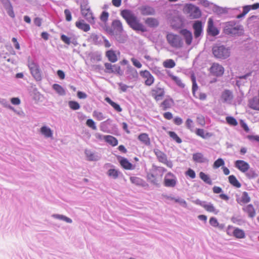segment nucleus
Listing matches in <instances>:
<instances>
[{"instance_id":"nucleus-1","label":"nucleus","mask_w":259,"mask_h":259,"mask_svg":"<svg viewBox=\"0 0 259 259\" xmlns=\"http://www.w3.org/2000/svg\"><path fill=\"white\" fill-rule=\"evenodd\" d=\"M121 15L130 27L134 30L142 32L146 31L145 26L140 22L137 17L132 11L124 10L121 12Z\"/></svg>"},{"instance_id":"nucleus-2","label":"nucleus","mask_w":259,"mask_h":259,"mask_svg":"<svg viewBox=\"0 0 259 259\" xmlns=\"http://www.w3.org/2000/svg\"><path fill=\"white\" fill-rule=\"evenodd\" d=\"M223 32L231 36H240L243 32V27L236 21H231L224 24Z\"/></svg>"},{"instance_id":"nucleus-3","label":"nucleus","mask_w":259,"mask_h":259,"mask_svg":"<svg viewBox=\"0 0 259 259\" xmlns=\"http://www.w3.org/2000/svg\"><path fill=\"white\" fill-rule=\"evenodd\" d=\"M106 31L110 34L115 35L116 39L119 42L123 43L124 39L121 37L120 34L123 31L121 22L119 20H114L112 22V26L105 25Z\"/></svg>"},{"instance_id":"nucleus-4","label":"nucleus","mask_w":259,"mask_h":259,"mask_svg":"<svg viewBox=\"0 0 259 259\" xmlns=\"http://www.w3.org/2000/svg\"><path fill=\"white\" fill-rule=\"evenodd\" d=\"M212 54L214 56L219 59H225L230 55V49L224 45H215L213 47Z\"/></svg>"},{"instance_id":"nucleus-5","label":"nucleus","mask_w":259,"mask_h":259,"mask_svg":"<svg viewBox=\"0 0 259 259\" xmlns=\"http://www.w3.org/2000/svg\"><path fill=\"white\" fill-rule=\"evenodd\" d=\"M80 10L82 15L90 23H94V17L90 7L88 6L87 0H82L80 2Z\"/></svg>"},{"instance_id":"nucleus-6","label":"nucleus","mask_w":259,"mask_h":259,"mask_svg":"<svg viewBox=\"0 0 259 259\" xmlns=\"http://www.w3.org/2000/svg\"><path fill=\"white\" fill-rule=\"evenodd\" d=\"M28 66L34 79L37 81L41 80V71L38 64L34 61H28Z\"/></svg>"},{"instance_id":"nucleus-7","label":"nucleus","mask_w":259,"mask_h":259,"mask_svg":"<svg viewBox=\"0 0 259 259\" xmlns=\"http://www.w3.org/2000/svg\"><path fill=\"white\" fill-rule=\"evenodd\" d=\"M168 44L173 48H180L182 47L183 42L181 37L173 33H169L166 36Z\"/></svg>"},{"instance_id":"nucleus-8","label":"nucleus","mask_w":259,"mask_h":259,"mask_svg":"<svg viewBox=\"0 0 259 259\" xmlns=\"http://www.w3.org/2000/svg\"><path fill=\"white\" fill-rule=\"evenodd\" d=\"M104 66L105 67L104 71L107 73H116L119 75H122L123 73L120 67L118 65H112L110 63H105Z\"/></svg>"},{"instance_id":"nucleus-9","label":"nucleus","mask_w":259,"mask_h":259,"mask_svg":"<svg viewBox=\"0 0 259 259\" xmlns=\"http://www.w3.org/2000/svg\"><path fill=\"white\" fill-rule=\"evenodd\" d=\"M138 10L143 16H154L156 14L155 8L148 5L139 7Z\"/></svg>"},{"instance_id":"nucleus-10","label":"nucleus","mask_w":259,"mask_h":259,"mask_svg":"<svg viewBox=\"0 0 259 259\" xmlns=\"http://www.w3.org/2000/svg\"><path fill=\"white\" fill-rule=\"evenodd\" d=\"M165 94L163 88L156 86L151 90V95L156 101L161 100Z\"/></svg>"},{"instance_id":"nucleus-11","label":"nucleus","mask_w":259,"mask_h":259,"mask_svg":"<svg viewBox=\"0 0 259 259\" xmlns=\"http://www.w3.org/2000/svg\"><path fill=\"white\" fill-rule=\"evenodd\" d=\"M176 177L170 172L167 173L164 179V185L167 187H174L177 184Z\"/></svg>"},{"instance_id":"nucleus-12","label":"nucleus","mask_w":259,"mask_h":259,"mask_svg":"<svg viewBox=\"0 0 259 259\" xmlns=\"http://www.w3.org/2000/svg\"><path fill=\"white\" fill-rule=\"evenodd\" d=\"M140 74L143 78L145 79V85L147 86H151L154 83V78L149 71H141Z\"/></svg>"},{"instance_id":"nucleus-13","label":"nucleus","mask_w":259,"mask_h":259,"mask_svg":"<svg viewBox=\"0 0 259 259\" xmlns=\"http://www.w3.org/2000/svg\"><path fill=\"white\" fill-rule=\"evenodd\" d=\"M8 15L12 18L15 17L13 6L10 0H0Z\"/></svg>"},{"instance_id":"nucleus-14","label":"nucleus","mask_w":259,"mask_h":259,"mask_svg":"<svg viewBox=\"0 0 259 259\" xmlns=\"http://www.w3.org/2000/svg\"><path fill=\"white\" fill-rule=\"evenodd\" d=\"M207 32L209 35L215 36L219 34V30L213 25V21L209 18L207 22Z\"/></svg>"},{"instance_id":"nucleus-15","label":"nucleus","mask_w":259,"mask_h":259,"mask_svg":"<svg viewBox=\"0 0 259 259\" xmlns=\"http://www.w3.org/2000/svg\"><path fill=\"white\" fill-rule=\"evenodd\" d=\"M188 10L190 13V16L193 19L198 18L201 15L200 9L193 5H189L188 6Z\"/></svg>"},{"instance_id":"nucleus-16","label":"nucleus","mask_w":259,"mask_h":259,"mask_svg":"<svg viewBox=\"0 0 259 259\" xmlns=\"http://www.w3.org/2000/svg\"><path fill=\"white\" fill-rule=\"evenodd\" d=\"M194 34L195 38H198L203 33L202 23L200 21H196L193 25Z\"/></svg>"},{"instance_id":"nucleus-17","label":"nucleus","mask_w":259,"mask_h":259,"mask_svg":"<svg viewBox=\"0 0 259 259\" xmlns=\"http://www.w3.org/2000/svg\"><path fill=\"white\" fill-rule=\"evenodd\" d=\"M233 96L232 92L228 90H225L222 92L221 99L223 103L230 104L233 99Z\"/></svg>"},{"instance_id":"nucleus-18","label":"nucleus","mask_w":259,"mask_h":259,"mask_svg":"<svg viewBox=\"0 0 259 259\" xmlns=\"http://www.w3.org/2000/svg\"><path fill=\"white\" fill-rule=\"evenodd\" d=\"M210 70L212 73L217 76L222 75L224 72V67L218 63L213 64L210 68Z\"/></svg>"},{"instance_id":"nucleus-19","label":"nucleus","mask_w":259,"mask_h":259,"mask_svg":"<svg viewBox=\"0 0 259 259\" xmlns=\"http://www.w3.org/2000/svg\"><path fill=\"white\" fill-rule=\"evenodd\" d=\"M235 166L242 172H245L249 168V165L246 162L242 160H238L235 161Z\"/></svg>"},{"instance_id":"nucleus-20","label":"nucleus","mask_w":259,"mask_h":259,"mask_svg":"<svg viewBox=\"0 0 259 259\" xmlns=\"http://www.w3.org/2000/svg\"><path fill=\"white\" fill-rule=\"evenodd\" d=\"M75 26L78 29L85 32H87L90 29V25L85 23L84 21L82 19L76 21L75 23Z\"/></svg>"},{"instance_id":"nucleus-21","label":"nucleus","mask_w":259,"mask_h":259,"mask_svg":"<svg viewBox=\"0 0 259 259\" xmlns=\"http://www.w3.org/2000/svg\"><path fill=\"white\" fill-rule=\"evenodd\" d=\"M40 132L46 138L53 137V131L47 126H42L40 129Z\"/></svg>"},{"instance_id":"nucleus-22","label":"nucleus","mask_w":259,"mask_h":259,"mask_svg":"<svg viewBox=\"0 0 259 259\" xmlns=\"http://www.w3.org/2000/svg\"><path fill=\"white\" fill-rule=\"evenodd\" d=\"M243 210L248 214L249 218H253L255 215V210L252 204H248L244 206L243 208Z\"/></svg>"},{"instance_id":"nucleus-23","label":"nucleus","mask_w":259,"mask_h":259,"mask_svg":"<svg viewBox=\"0 0 259 259\" xmlns=\"http://www.w3.org/2000/svg\"><path fill=\"white\" fill-rule=\"evenodd\" d=\"M237 202L240 204L247 203L250 201V198L248 196V193L246 192H243L241 197L236 198Z\"/></svg>"},{"instance_id":"nucleus-24","label":"nucleus","mask_w":259,"mask_h":259,"mask_svg":"<svg viewBox=\"0 0 259 259\" xmlns=\"http://www.w3.org/2000/svg\"><path fill=\"white\" fill-rule=\"evenodd\" d=\"M249 107L254 110H259V97H254L249 101Z\"/></svg>"},{"instance_id":"nucleus-25","label":"nucleus","mask_w":259,"mask_h":259,"mask_svg":"<svg viewBox=\"0 0 259 259\" xmlns=\"http://www.w3.org/2000/svg\"><path fill=\"white\" fill-rule=\"evenodd\" d=\"M145 24L151 28L156 27L159 25L158 20L155 18L149 17L145 20Z\"/></svg>"},{"instance_id":"nucleus-26","label":"nucleus","mask_w":259,"mask_h":259,"mask_svg":"<svg viewBox=\"0 0 259 259\" xmlns=\"http://www.w3.org/2000/svg\"><path fill=\"white\" fill-rule=\"evenodd\" d=\"M174 104V101L171 98L165 99L160 104V107L162 110H166L170 108Z\"/></svg>"},{"instance_id":"nucleus-27","label":"nucleus","mask_w":259,"mask_h":259,"mask_svg":"<svg viewBox=\"0 0 259 259\" xmlns=\"http://www.w3.org/2000/svg\"><path fill=\"white\" fill-rule=\"evenodd\" d=\"M153 152L155 153L157 159L159 162L162 163L163 162L166 160V159L167 158V156L163 152H162L158 149H154Z\"/></svg>"},{"instance_id":"nucleus-28","label":"nucleus","mask_w":259,"mask_h":259,"mask_svg":"<svg viewBox=\"0 0 259 259\" xmlns=\"http://www.w3.org/2000/svg\"><path fill=\"white\" fill-rule=\"evenodd\" d=\"M106 56L108 60L112 63L116 62L118 59L115 52L113 50H110L106 52Z\"/></svg>"},{"instance_id":"nucleus-29","label":"nucleus","mask_w":259,"mask_h":259,"mask_svg":"<svg viewBox=\"0 0 259 259\" xmlns=\"http://www.w3.org/2000/svg\"><path fill=\"white\" fill-rule=\"evenodd\" d=\"M85 156L89 161H97L100 159V157L95 154L90 150H85L84 151Z\"/></svg>"},{"instance_id":"nucleus-30","label":"nucleus","mask_w":259,"mask_h":259,"mask_svg":"<svg viewBox=\"0 0 259 259\" xmlns=\"http://www.w3.org/2000/svg\"><path fill=\"white\" fill-rule=\"evenodd\" d=\"M181 33L185 37L186 43L188 45H190L192 40V34L191 32L187 29H183L181 31Z\"/></svg>"},{"instance_id":"nucleus-31","label":"nucleus","mask_w":259,"mask_h":259,"mask_svg":"<svg viewBox=\"0 0 259 259\" xmlns=\"http://www.w3.org/2000/svg\"><path fill=\"white\" fill-rule=\"evenodd\" d=\"M103 36L101 35H98L95 33H92L90 36V40L95 45H100L102 43L103 39Z\"/></svg>"},{"instance_id":"nucleus-32","label":"nucleus","mask_w":259,"mask_h":259,"mask_svg":"<svg viewBox=\"0 0 259 259\" xmlns=\"http://www.w3.org/2000/svg\"><path fill=\"white\" fill-rule=\"evenodd\" d=\"M193 160L198 163H203L207 161V159L204 157L201 153H196L193 155Z\"/></svg>"},{"instance_id":"nucleus-33","label":"nucleus","mask_w":259,"mask_h":259,"mask_svg":"<svg viewBox=\"0 0 259 259\" xmlns=\"http://www.w3.org/2000/svg\"><path fill=\"white\" fill-rule=\"evenodd\" d=\"M127 74H128V78L130 79L137 78L138 77V73L137 70L132 66L127 67Z\"/></svg>"},{"instance_id":"nucleus-34","label":"nucleus","mask_w":259,"mask_h":259,"mask_svg":"<svg viewBox=\"0 0 259 259\" xmlns=\"http://www.w3.org/2000/svg\"><path fill=\"white\" fill-rule=\"evenodd\" d=\"M203 207L206 211L210 212H213L215 214H217L219 212V210L217 209L212 204H211V203H207L206 201Z\"/></svg>"},{"instance_id":"nucleus-35","label":"nucleus","mask_w":259,"mask_h":259,"mask_svg":"<svg viewBox=\"0 0 259 259\" xmlns=\"http://www.w3.org/2000/svg\"><path fill=\"white\" fill-rule=\"evenodd\" d=\"M138 139L146 146H149L150 144V138H149L148 134L146 133L141 134L138 136Z\"/></svg>"},{"instance_id":"nucleus-36","label":"nucleus","mask_w":259,"mask_h":259,"mask_svg":"<svg viewBox=\"0 0 259 259\" xmlns=\"http://www.w3.org/2000/svg\"><path fill=\"white\" fill-rule=\"evenodd\" d=\"M104 139L106 142L112 145L115 146L118 144V140L112 136L107 135L104 136Z\"/></svg>"},{"instance_id":"nucleus-37","label":"nucleus","mask_w":259,"mask_h":259,"mask_svg":"<svg viewBox=\"0 0 259 259\" xmlns=\"http://www.w3.org/2000/svg\"><path fill=\"white\" fill-rule=\"evenodd\" d=\"M120 163L123 168L126 169H131L132 168V164L126 158L121 157H120Z\"/></svg>"},{"instance_id":"nucleus-38","label":"nucleus","mask_w":259,"mask_h":259,"mask_svg":"<svg viewBox=\"0 0 259 259\" xmlns=\"http://www.w3.org/2000/svg\"><path fill=\"white\" fill-rule=\"evenodd\" d=\"M233 235L237 238L243 239L245 237L244 231L238 228H235L233 231Z\"/></svg>"},{"instance_id":"nucleus-39","label":"nucleus","mask_w":259,"mask_h":259,"mask_svg":"<svg viewBox=\"0 0 259 259\" xmlns=\"http://www.w3.org/2000/svg\"><path fill=\"white\" fill-rule=\"evenodd\" d=\"M105 100L109 103L117 112L122 111V108L119 105L112 101L109 97H106Z\"/></svg>"},{"instance_id":"nucleus-40","label":"nucleus","mask_w":259,"mask_h":259,"mask_svg":"<svg viewBox=\"0 0 259 259\" xmlns=\"http://www.w3.org/2000/svg\"><path fill=\"white\" fill-rule=\"evenodd\" d=\"M229 182L233 186L236 188H240L241 186V184L237 180L234 175H231L229 177Z\"/></svg>"},{"instance_id":"nucleus-41","label":"nucleus","mask_w":259,"mask_h":259,"mask_svg":"<svg viewBox=\"0 0 259 259\" xmlns=\"http://www.w3.org/2000/svg\"><path fill=\"white\" fill-rule=\"evenodd\" d=\"M199 177L205 183L212 185V181L210 177L204 172L201 171L199 173Z\"/></svg>"},{"instance_id":"nucleus-42","label":"nucleus","mask_w":259,"mask_h":259,"mask_svg":"<svg viewBox=\"0 0 259 259\" xmlns=\"http://www.w3.org/2000/svg\"><path fill=\"white\" fill-rule=\"evenodd\" d=\"M209 224L211 226L214 227H218L220 229H222L224 228V225L220 224L217 219L214 217H211L210 218Z\"/></svg>"},{"instance_id":"nucleus-43","label":"nucleus","mask_w":259,"mask_h":259,"mask_svg":"<svg viewBox=\"0 0 259 259\" xmlns=\"http://www.w3.org/2000/svg\"><path fill=\"white\" fill-rule=\"evenodd\" d=\"M169 76L171 78V79L175 81V82L176 83V84L181 88H184L185 87V84L182 81L181 79L175 75L170 74Z\"/></svg>"},{"instance_id":"nucleus-44","label":"nucleus","mask_w":259,"mask_h":259,"mask_svg":"<svg viewBox=\"0 0 259 259\" xmlns=\"http://www.w3.org/2000/svg\"><path fill=\"white\" fill-rule=\"evenodd\" d=\"M196 134L203 139H206L210 137L211 135L209 133H205L204 130L198 128L196 130Z\"/></svg>"},{"instance_id":"nucleus-45","label":"nucleus","mask_w":259,"mask_h":259,"mask_svg":"<svg viewBox=\"0 0 259 259\" xmlns=\"http://www.w3.org/2000/svg\"><path fill=\"white\" fill-rule=\"evenodd\" d=\"M77 36L73 35L72 37H67L66 36V44L69 45L72 44L74 46H76L77 44Z\"/></svg>"},{"instance_id":"nucleus-46","label":"nucleus","mask_w":259,"mask_h":259,"mask_svg":"<svg viewBox=\"0 0 259 259\" xmlns=\"http://www.w3.org/2000/svg\"><path fill=\"white\" fill-rule=\"evenodd\" d=\"M53 89L60 95H62L65 93V90L64 89L58 84H54L53 85Z\"/></svg>"},{"instance_id":"nucleus-47","label":"nucleus","mask_w":259,"mask_h":259,"mask_svg":"<svg viewBox=\"0 0 259 259\" xmlns=\"http://www.w3.org/2000/svg\"><path fill=\"white\" fill-rule=\"evenodd\" d=\"M119 172L115 169H110L108 171V175L116 179L118 178Z\"/></svg>"},{"instance_id":"nucleus-48","label":"nucleus","mask_w":259,"mask_h":259,"mask_svg":"<svg viewBox=\"0 0 259 259\" xmlns=\"http://www.w3.org/2000/svg\"><path fill=\"white\" fill-rule=\"evenodd\" d=\"M163 65L166 68H171L175 66L176 63L172 59H168L165 61Z\"/></svg>"},{"instance_id":"nucleus-49","label":"nucleus","mask_w":259,"mask_h":259,"mask_svg":"<svg viewBox=\"0 0 259 259\" xmlns=\"http://www.w3.org/2000/svg\"><path fill=\"white\" fill-rule=\"evenodd\" d=\"M68 105L70 108L73 110H78L80 107L79 103L74 101H69L68 102Z\"/></svg>"},{"instance_id":"nucleus-50","label":"nucleus","mask_w":259,"mask_h":259,"mask_svg":"<svg viewBox=\"0 0 259 259\" xmlns=\"http://www.w3.org/2000/svg\"><path fill=\"white\" fill-rule=\"evenodd\" d=\"M225 162L224 160L222 158H220L214 161L213 164V168L216 169L220 167L221 166H223Z\"/></svg>"},{"instance_id":"nucleus-51","label":"nucleus","mask_w":259,"mask_h":259,"mask_svg":"<svg viewBox=\"0 0 259 259\" xmlns=\"http://www.w3.org/2000/svg\"><path fill=\"white\" fill-rule=\"evenodd\" d=\"M169 136L175 141H176L178 143H181L182 141L180 138H179L177 134L174 132H169L168 133Z\"/></svg>"},{"instance_id":"nucleus-52","label":"nucleus","mask_w":259,"mask_h":259,"mask_svg":"<svg viewBox=\"0 0 259 259\" xmlns=\"http://www.w3.org/2000/svg\"><path fill=\"white\" fill-rule=\"evenodd\" d=\"M227 123L231 125L236 126L238 122L236 119L232 116H228L226 118Z\"/></svg>"},{"instance_id":"nucleus-53","label":"nucleus","mask_w":259,"mask_h":259,"mask_svg":"<svg viewBox=\"0 0 259 259\" xmlns=\"http://www.w3.org/2000/svg\"><path fill=\"white\" fill-rule=\"evenodd\" d=\"M185 125L188 129L190 130L191 131H193L194 123L191 119L188 118L185 122Z\"/></svg>"},{"instance_id":"nucleus-54","label":"nucleus","mask_w":259,"mask_h":259,"mask_svg":"<svg viewBox=\"0 0 259 259\" xmlns=\"http://www.w3.org/2000/svg\"><path fill=\"white\" fill-rule=\"evenodd\" d=\"M93 116L96 117L98 120H102L105 118L102 112L97 111H94Z\"/></svg>"},{"instance_id":"nucleus-55","label":"nucleus","mask_w":259,"mask_h":259,"mask_svg":"<svg viewBox=\"0 0 259 259\" xmlns=\"http://www.w3.org/2000/svg\"><path fill=\"white\" fill-rule=\"evenodd\" d=\"M176 202L179 203L181 206H182L184 207H187V204L186 201L180 197L178 198H175L174 200Z\"/></svg>"},{"instance_id":"nucleus-56","label":"nucleus","mask_w":259,"mask_h":259,"mask_svg":"<svg viewBox=\"0 0 259 259\" xmlns=\"http://www.w3.org/2000/svg\"><path fill=\"white\" fill-rule=\"evenodd\" d=\"M86 124L89 127L92 128L93 130H97V126L96 125L95 122L92 119H88L86 122Z\"/></svg>"},{"instance_id":"nucleus-57","label":"nucleus","mask_w":259,"mask_h":259,"mask_svg":"<svg viewBox=\"0 0 259 259\" xmlns=\"http://www.w3.org/2000/svg\"><path fill=\"white\" fill-rule=\"evenodd\" d=\"M108 17L109 13L106 11H103L100 16V19L104 23H106L108 20Z\"/></svg>"},{"instance_id":"nucleus-58","label":"nucleus","mask_w":259,"mask_h":259,"mask_svg":"<svg viewBox=\"0 0 259 259\" xmlns=\"http://www.w3.org/2000/svg\"><path fill=\"white\" fill-rule=\"evenodd\" d=\"M186 176H189L191 179H194L196 177V174L194 170L191 168H189L185 173Z\"/></svg>"},{"instance_id":"nucleus-59","label":"nucleus","mask_w":259,"mask_h":259,"mask_svg":"<svg viewBox=\"0 0 259 259\" xmlns=\"http://www.w3.org/2000/svg\"><path fill=\"white\" fill-rule=\"evenodd\" d=\"M192 83H193V84H192V92H193V94H194L195 91H197V89H198V86H197V84L196 83V81L195 78V77L193 76H192Z\"/></svg>"},{"instance_id":"nucleus-60","label":"nucleus","mask_w":259,"mask_h":259,"mask_svg":"<svg viewBox=\"0 0 259 259\" xmlns=\"http://www.w3.org/2000/svg\"><path fill=\"white\" fill-rule=\"evenodd\" d=\"M12 104L15 105H19L21 103L20 99L18 97H13L11 99Z\"/></svg>"},{"instance_id":"nucleus-61","label":"nucleus","mask_w":259,"mask_h":259,"mask_svg":"<svg viewBox=\"0 0 259 259\" xmlns=\"http://www.w3.org/2000/svg\"><path fill=\"white\" fill-rule=\"evenodd\" d=\"M131 60L135 66L138 68H141L142 64L138 60L135 58H132Z\"/></svg>"},{"instance_id":"nucleus-62","label":"nucleus","mask_w":259,"mask_h":259,"mask_svg":"<svg viewBox=\"0 0 259 259\" xmlns=\"http://www.w3.org/2000/svg\"><path fill=\"white\" fill-rule=\"evenodd\" d=\"M119 88H120V89L121 90L122 92H125L126 91H127V89L128 88V86L125 84H123L121 82H120V83H118Z\"/></svg>"},{"instance_id":"nucleus-63","label":"nucleus","mask_w":259,"mask_h":259,"mask_svg":"<svg viewBox=\"0 0 259 259\" xmlns=\"http://www.w3.org/2000/svg\"><path fill=\"white\" fill-rule=\"evenodd\" d=\"M77 97L80 99H84L87 98V95L82 92L78 91L77 94Z\"/></svg>"},{"instance_id":"nucleus-64","label":"nucleus","mask_w":259,"mask_h":259,"mask_svg":"<svg viewBox=\"0 0 259 259\" xmlns=\"http://www.w3.org/2000/svg\"><path fill=\"white\" fill-rule=\"evenodd\" d=\"M174 122L175 124L177 125H180L182 124L183 123V120L181 118L179 117H176L174 119Z\"/></svg>"}]
</instances>
